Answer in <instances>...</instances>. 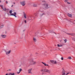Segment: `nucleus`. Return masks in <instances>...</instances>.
I'll return each instance as SVG.
<instances>
[{
    "label": "nucleus",
    "mask_w": 75,
    "mask_h": 75,
    "mask_svg": "<svg viewBox=\"0 0 75 75\" xmlns=\"http://www.w3.org/2000/svg\"><path fill=\"white\" fill-rule=\"evenodd\" d=\"M12 11L11 10L9 11V13L10 14V16H13L15 17L16 18V17H17V16H17V13H16V12H14V13H12Z\"/></svg>",
    "instance_id": "f257e3e1"
},
{
    "label": "nucleus",
    "mask_w": 75,
    "mask_h": 75,
    "mask_svg": "<svg viewBox=\"0 0 75 75\" xmlns=\"http://www.w3.org/2000/svg\"><path fill=\"white\" fill-rule=\"evenodd\" d=\"M40 71L42 73H44V72H47V69L45 68V69H42L40 70Z\"/></svg>",
    "instance_id": "f03ea898"
},
{
    "label": "nucleus",
    "mask_w": 75,
    "mask_h": 75,
    "mask_svg": "<svg viewBox=\"0 0 75 75\" xmlns=\"http://www.w3.org/2000/svg\"><path fill=\"white\" fill-rule=\"evenodd\" d=\"M20 4L22 6H24L25 5V1H21L20 2Z\"/></svg>",
    "instance_id": "7ed1b4c3"
},
{
    "label": "nucleus",
    "mask_w": 75,
    "mask_h": 75,
    "mask_svg": "<svg viewBox=\"0 0 75 75\" xmlns=\"http://www.w3.org/2000/svg\"><path fill=\"white\" fill-rule=\"evenodd\" d=\"M43 6H44V9L45 10H46L47 9V4H43Z\"/></svg>",
    "instance_id": "20e7f679"
},
{
    "label": "nucleus",
    "mask_w": 75,
    "mask_h": 75,
    "mask_svg": "<svg viewBox=\"0 0 75 75\" xmlns=\"http://www.w3.org/2000/svg\"><path fill=\"white\" fill-rule=\"evenodd\" d=\"M0 6H1V8L3 10V11H6V10H7V9L6 8H3V6L1 5H0Z\"/></svg>",
    "instance_id": "39448f33"
},
{
    "label": "nucleus",
    "mask_w": 75,
    "mask_h": 75,
    "mask_svg": "<svg viewBox=\"0 0 75 75\" xmlns=\"http://www.w3.org/2000/svg\"><path fill=\"white\" fill-rule=\"evenodd\" d=\"M10 52H11V50H9L6 52V54L7 55H9V54H10Z\"/></svg>",
    "instance_id": "423d86ee"
},
{
    "label": "nucleus",
    "mask_w": 75,
    "mask_h": 75,
    "mask_svg": "<svg viewBox=\"0 0 75 75\" xmlns=\"http://www.w3.org/2000/svg\"><path fill=\"white\" fill-rule=\"evenodd\" d=\"M51 62L53 64H57V62L55 61L52 60Z\"/></svg>",
    "instance_id": "0eeeda50"
},
{
    "label": "nucleus",
    "mask_w": 75,
    "mask_h": 75,
    "mask_svg": "<svg viewBox=\"0 0 75 75\" xmlns=\"http://www.w3.org/2000/svg\"><path fill=\"white\" fill-rule=\"evenodd\" d=\"M1 36L2 38H5L6 37V35H1Z\"/></svg>",
    "instance_id": "6e6552de"
},
{
    "label": "nucleus",
    "mask_w": 75,
    "mask_h": 75,
    "mask_svg": "<svg viewBox=\"0 0 75 75\" xmlns=\"http://www.w3.org/2000/svg\"><path fill=\"white\" fill-rule=\"evenodd\" d=\"M65 70L64 69V68H62V75H65Z\"/></svg>",
    "instance_id": "1a4fd4ad"
},
{
    "label": "nucleus",
    "mask_w": 75,
    "mask_h": 75,
    "mask_svg": "<svg viewBox=\"0 0 75 75\" xmlns=\"http://www.w3.org/2000/svg\"><path fill=\"white\" fill-rule=\"evenodd\" d=\"M32 70V69H30L28 70V73L29 74H31V71Z\"/></svg>",
    "instance_id": "9d476101"
},
{
    "label": "nucleus",
    "mask_w": 75,
    "mask_h": 75,
    "mask_svg": "<svg viewBox=\"0 0 75 75\" xmlns=\"http://www.w3.org/2000/svg\"><path fill=\"white\" fill-rule=\"evenodd\" d=\"M67 15L69 17H71V18H72V14H69V13H67Z\"/></svg>",
    "instance_id": "9b49d317"
},
{
    "label": "nucleus",
    "mask_w": 75,
    "mask_h": 75,
    "mask_svg": "<svg viewBox=\"0 0 75 75\" xmlns=\"http://www.w3.org/2000/svg\"><path fill=\"white\" fill-rule=\"evenodd\" d=\"M49 31L50 33H51L52 34V33H54V34H55V33L54 32V31L53 30L52 31L51 30H49Z\"/></svg>",
    "instance_id": "f8f14e48"
},
{
    "label": "nucleus",
    "mask_w": 75,
    "mask_h": 75,
    "mask_svg": "<svg viewBox=\"0 0 75 75\" xmlns=\"http://www.w3.org/2000/svg\"><path fill=\"white\" fill-rule=\"evenodd\" d=\"M21 71H22V69H19V72H17V74H19L20 73V72H21Z\"/></svg>",
    "instance_id": "ddd939ff"
},
{
    "label": "nucleus",
    "mask_w": 75,
    "mask_h": 75,
    "mask_svg": "<svg viewBox=\"0 0 75 75\" xmlns=\"http://www.w3.org/2000/svg\"><path fill=\"white\" fill-rule=\"evenodd\" d=\"M42 64L44 65L45 66V67L46 66H47V64L46 63H44L43 62H42Z\"/></svg>",
    "instance_id": "4468645a"
},
{
    "label": "nucleus",
    "mask_w": 75,
    "mask_h": 75,
    "mask_svg": "<svg viewBox=\"0 0 75 75\" xmlns=\"http://www.w3.org/2000/svg\"><path fill=\"white\" fill-rule=\"evenodd\" d=\"M45 14H46V13H44L41 14L40 15V16L41 17L42 16H43V15H45Z\"/></svg>",
    "instance_id": "2eb2a0df"
},
{
    "label": "nucleus",
    "mask_w": 75,
    "mask_h": 75,
    "mask_svg": "<svg viewBox=\"0 0 75 75\" xmlns=\"http://www.w3.org/2000/svg\"><path fill=\"white\" fill-rule=\"evenodd\" d=\"M33 41H35V42L37 41V39H36V38H33Z\"/></svg>",
    "instance_id": "dca6fc26"
},
{
    "label": "nucleus",
    "mask_w": 75,
    "mask_h": 75,
    "mask_svg": "<svg viewBox=\"0 0 75 75\" xmlns=\"http://www.w3.org/2000/svg\"><path fill=\"white\" fill-rule=\"evenodd\" d=\"M23 16L24 17V18L25 19H26V18H27L26 17V15L25 14V13H23Z\"/></svg>",
    "instance_id": "f3484780"
},
{
    "label": "nucleus",
    "mask_w": 75,
    "mask_h": 75,
    "mask_svg": "<svg viewBox=\"0 0 75 75\" xmlns=\"http://www.w3.org/2000/svg\"><path fill=\"white\" fill-rule=\"evenodd\" d=\"M8 75H14V73H11L8 74Z\"/></svg>",
    "instance_id": "a211bd4d"
},
{
    "label": "nucleus",
    "mask_w": 75,
    "mask_h": 75,
    "mask_svg": "<svg viewBox=\"0 0 75 75\" xmlns=\"http://www.w3.org/2000/svg\"><path fill=\"white\" fill-rule=\"evenodd\" d=\"M70 74H71V73H70V72H67V74H65V75H69Z\"/></svg>",
    "instance_id": "6ab92c4d"
},
{
    "label": "nucleus",
    "mask_w": 75,
    "mask_h": 75,
    "mask_svg": "<svg viewBox=\"0 0 75 75\" xmlns=\"http://www.w3.org/2000/svg\"><path fill=\"white\" fill-rule=\"evenodd\" d=\"M68 59H72V58H71V57H69L67 58Z\"/></svg>",
    "instance_id": "aec40b11"
},
{
    "label": "nucleus",
    "mask_w": 75,
    "mask_h": 75,
    "mask_svg": "<svg viewBox=\"0 0 75 75\" xmlns=\"http://www.w3.org/2000/svg\"><path fill=\"white\" fill-rule=\"evenodd\" d=\"M74 34V33H70V35H71L72 36H73Z\"/></svg>",
    "instance_id": "412c9836"
},
{
    "label": "nucleus",
    "mask_w": 75,
    "mask_h": 75,
    "mask_svg": "<svg viewBox=\"0 0 75 75\" xmlns=\"http://www.w3.org/2000/svg\"><path fill=\"white\" fill-rule=\"evenodd\" d=\"M47 72H48L49 73H50V72H51L50 70H47Z\"/></svg>",
    "instance_id": "4be33fe9"
},
{
    "label": "nucleus",
    "mask_w": 75,
    "mask_h": 75,
    "mask_svg": "<svg viewBox=\"0 0 75 75\" xmlns=\"http://www.w3.org/2000/svg\"><path fill=\"white\" fill-rule=\"evenodd\" d=\"M65 43H66L67 42V39H65V40H64Z\"/></svg>",
    "instance_id": "5701e85b"
},
{
    "label": "nucleus",
    "mask_w": 75,
    "mask_h": 75,
    "mask_svg": "<svg viewBox=\"0 0 75 75\" xmlns=\"http://www.w3.org/2000/svg\"><path fill=\"white\" fill-rule=\"evenodd\" d=\"M36 64V62H33V65H34V64Z\"/></svg>",
    "instance_id": "b1692460"
},
{
    "label": "nucleus",
    "mask_w": 75,
    "mask_h": 75,
    "mask_svg": "<svg viewBox=\"0 0 75 75\" xmlns=\"http://www.w3.org/2000/svg\"><path fill=\"white\" fill-rule=\"evenodd\" d=\"M33 7H37V5L36 4H34L33 5Z\"/></svg>",
    "instance_id": "393cba45"
},
{
    "label": "nucleus",
    "mask_w": 75,
    "mask_h": 75,
    "mask_svg": "<svg viewBox=\"0 0 75 75\" xmlns=\"http://www.w3.org/2000/svg\"><path fill=\"white\" fill-rule=\"evenodd\" d=\"M3 26H4V25H2L0 26V28H2V27H3Z\"/></svg>",
    "instance_id": "a878e982"
},
{
    "label": "nucleus",
    "mask_w": 75,
    "mask_h": 75,
    "mask_svg": "<svg viewBox=\"0 0 75 75\" xmlns=\"http://www.w3.org/2000/svg\"><path fill=\"white\" fill-rule=\"evenodd\" d=\"M58 47H60V45L59 44H57Z\"/></svg>",
    "instance_id": "bb28decb"
},
{
    "label": "nucleus",
    "mask_w": 75,
    "mask_h": 75,
    "mask_svg": "<svg viewBox=\"0 0 75 75\" xmlns=\"http://www.w3.org/2000/svg\"><path fill=\"white\" fill-rule=\"evenodd\" d=\"M67 4H71V3H69V2H67Z\"/></svg>",
    "instance_id": "cd10ccee"
},
{
    "label": "nucleus",
    "mask_w": 75,
    "mask_h": 75,
    "mask_svg": "<svg viewBox=\"0 0 75 75\" xmlns=\"http://www.w3.org/2000/svg\"><path fill=\"white\" fill-rule=\"evenodd\" d=\"M73 40L74 41H75V38H74L73 39Z\"/></svg>",
    "instance_id": "c85d7f7f"
},
{
    "label": "nucleus",
    "mask_w": 75,
    "mask_h": 75,
    "mask_svg": "<svg viewBox=\"0 0 75 75\" xmlns=\"http://www.w3.org/2000/svg\"><path fill=\"white\" fill-rule=\"evenodd\" d=\"M68 1V0H65V2H67Z\"/></svg>",
    "instance_id": "c756f323"
},
{
    "label": "nucleus",
    "mask_w": 75,
    "mask_h": 75,
    "mask_svg": "<svg viewBox=\"0 0 75 75\" xmlns=\"http://www.w3.org/2000/svg\"><path fill=\"white\" fill-rule=\"evenodd\" d=\"M42 2L43 3H45V1H42Z\"/></svg>",
    "instance_id": "7c9ffc66"
},
{
    "label": "nucleus",
    "mask_w": 75,
    "mask_h": 75,
    "mask_svg": "<svg viewBox=\"0 0 75 75\" xmlns=\"http://www.w3.org/2000/svg\"><path fill=\"white\" fill-rule=\"evenodd\" d=\"M49 5H47V8H49L50 7V6H49Z\"/></svg>",
    "instance_id": "2f4dec72"
},
{
    "label": "nucleus",
    "mask_w": 75,
    "mask_h": 75,
    "mask_svg": "<svg viewBox=\"0 0 75 75\" xmlns=\"http://www.w3.org/2000/svg\"><path fill=\"white\" fill-rule=\"evenodd\" d=\"M25 23H27V21L26 20H25Z\"/></svg>",
    "instance_id": "473e14b6"
},
{
    "label": "nucleus",
    "mask_w": 75,
    "mask_h": 75,
    "mask_svg": "<svg viewBox=\"0 0 75 75\" xmlns=\"http://www.w3.org/2000/svg\"><path fill=\"white\" fill-rule=\"evenodd\" d=\"M61 59H62V60H63V57H62L61 58Z\"/></svg>",
    "instance_id": "72a5a7b5"
},
{
    "label": "nucleus",
    "mask_w": 75,
    "mask_h": 75,
    "mask_svg": "<svg viewBox=\"0 0 75 75\" xmlns=\"http://www.w3.org/2000/svg\"><path fill=\"white\" fill-rule=\"evenodd\" d=\"M60 47H62V45H60Z\"/></svg>",
    "instance_id": "f704fd0d"
},
{
    "label": "nucleus",
    "mask_w": 75,
    "mask_h": 75,
    "mask_svg": "<svg viewBox=\"0 0 75 75\" xmlns=\"http://www.w3.org/2000/svg\"><path fill=\"white\" fill-rule=\"evenodd\" d=\"M67 34H68V35H70V33H67Z\"/></svg>",
    "instance_id": "c9c22d12"
},
{
    "label": "nucleus",
    "mask_w": 75,
    "mask_h": 75,
    "mask_svg": "<svg viewBox=\"0 0 75 75\" xmlns=\"http://www.w3.org/2000/svg\"><path fill=\"white\" fill-rule=\"evenodd\" d=\"M6 4H8V2H7V1H6Z\"/></svg>",
    "instance_id": "e433bc0d"
},
{
    "label": "nucleus",
    "mask_w": 75,
    "mask_h": 75,
    "mask_svg": "<svg viewBox=\"0 0 75 75\" xmlns=\"http://www.w3.org/2000/svg\"><path fill=\"white\" fill-rule=\"evenodd\" d=\"M35 54H38V53H37V52H36V53H35Z\"/></svg>",
    "instance_id": "4c0bfd02"
},
{
    "label": "nucleus",
    "mask_w": 75,
    "mask_h": 75,
    "mask_svg": "<svg viewBox=\"0 0 75 75\" xmlns=\"http://www.w3.org/2000/svg\"><path fill=\"white\" fill-rule=\"evenodd\" d=\"M9 71H11V69H9Z\"/></svg>",
    "instance_id": "58836bf2"
},
{
    "label": "nucleus",
    "mask_w": 75,
    "mask_h": 75,
    "mask_svg": "<svg viewBox=\"0 0 75 75\" xmlns=\"http://www.w3.org/2000/svg\"><path fill=\"white\" fill-rule=\"evenodd\" d=\"M13 7V5H12L11 6V7Z\"/></svg>",
    "instance_id": "ea45409f"
},
{
    "label": "nucleus",
    "mask_w": 75,
    "mask_h": 75,
    "mask_svg": "<svg viewBox=\"0 0 75 75\" xmlns=\"http://www.w3.org/2000/svg\"><path fill=\"white\" fill-rule=\"evenodd\" d=\"M5 75H8V74H6Z\"/></svg>",
    "instance_id": "a19ab883"
},
{
    "label": "nucleus",
    "mask_w": 75,
    "mask_h": 75,
    "mask_svg": "<svg viewBox=\"0 0 75 75\" xmlns=\"http://www.w3.org/2000/svg\"><path fill=\"white\" fill-rule=\"evenodd\" d=\"M13 4H15V3H14V2H13Z\"/></svg>",
    "instance_id": "79ce46f5"
},
{
    "label": "nucleus",
    "mask_w": 75,
    "mask_h": 75,
    "mask_svg": "<svg viewBox=\"0 0 75 75\" xmlns=\"http://www.w3.org/2000/svg\"><path fill=\"white\" fill-rule=\"evenodd\" d=\"M35 16H37V14H36V15H35Z\"/></svg>",
    "instance_id": "37998d69"
},
{
    "label": "nucleus",
    "mask_w": 75,
    "mask_h": 75,
    "mask_svg": "<svg viewBox=\"0 0 75 75\" xmlns=\"http://www.w3.org/2000/svg\"><path fill=\"white\" fill-rule=\"evenodd\" d=\"M43 73H42V75H43Z\"/></svg>",
    "instance_id": "c03bdc74"
},
{
    "label": "nucleus",
    "mask_w": 75,
    "mask_h": 75,
    "mask_svg": "<svg viewBox=\"0 0 75 75\" xmlns=\"http://www.w3.org/2000/svg\"><path fill=\"white\" fill-rule=\"evenodd\" d=\"M0 2H1V1H0Z\"/></svg>",
    "instance_id": "a18cd8bd"
},
{
    "label": "nucleus",
    "mask_w": 75,
    "mask_h": 75,
    "mask_svg": "<svg viewBox=\"0 0 75 75\" xmlns=\"http://www.w3.org/2000/svg\"><path fill=\"white\" fill-rule=\"evenodd\" d=\"M25 31V30H23V31Z\"/></svg>",
    "instance_id": "49530a36"
},
{
    "label": "nucleus",
    "mask_w": 75,
    "mask_h": 75,
    "mask_svg": "<svg viewBox=\"0 0 75 75\" xmlns=\"http://www.w3.org/2000/svg\"><path fill=\"white\" fill-rule=\"evenodd\" d=\"M74 21H75V20H74Z\"/></svg>",
    "instance_id": "de8ad7c7"
},
{
    "label": "nucleus",
    "mask_w": 75,
    "mask_h": 75,
    "mask_svg": "<svg viewBox=\"0 0 75 75\" xmlns=\"http://www.w3.org/2000/svg\"><path fill=\"white\" fill-rule=\"evenodd\" d=\"M48 65H47V66H48Z\"/></svg>",
    "instance_id": "09e8293b"
},
{
    "label": "nucleus",
    "mask_w": 75,
    "mask_h": 75,
    "mask_svg": "<svg viewBox=\"0 0 75 75\" xmlns=\"http://www.w3.org/2000/svg\"><path fill=\"white\" fill-rule=\"evenodd\" d=\"M74 10H75V9H74Z\"/></svg>",
    "instance_id": "8fccbe9b"
}]
</instances>
